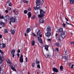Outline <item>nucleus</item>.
I'll return each instance as SVG.
<instances>
[{
	"label": "nucleus",
	"instance_id": "f257e3e1",
	"mask_svg": "<svg viewBox=\"0 0 74 74\" xmlns=\"http://www.w3.org/2000/svg\"><path fill=\"white\" fill-rule=\"evenodd\" d=\"M34 9L35 10H40V14L38 15V18H42V17L45 15V14H45V12L42 9L40 10V8H38L37 7H34Z\"/></svg>",
	"mask_w": 74,
	"mask_h": 74
},
{
	"label": "nucleus",
	"instance_id": "f03ea898",
	"mask_svg": "<svg viewBox=\"0 0 74 74\" xmlns=\"http://www.w3.org/2000/svg\"><path fill=\"white\" fill-rule=\"evenodd\" d=\"M6 61L8 63H9V65L12 70L14 71H16V69H15V68H14L13 66H12V63L10 62V60L8 59H6Z\"/></svg>",
	"mask_w": 74,
	"mask_h": 74
},
{
	"label": "nucleus",
	"instance_id": "7ed1b4c3",
	"mask_svg": "<svg viewBox=\"0 0 74 74\" xmlns=\"http://www.w3.org/2000/svg\"><path fill=\"white\" fill-rule=\"evenodd\" d=\"M61 34V37L62 38H64L66 37V32H63Z\"/></svg>",
	"mask_w": 74,
	"mask_h": 74
},
{
	"label": "nucleus",
	"instance_id": "20e7f679",
	"mask_svg": "<svg viewBox=\"0 0 74 74\" xmlns=\"http://www.w3.org/2000/svg\"><path fill=\"white\" fill-rule=\"evenodd\" d=\"M4 20L6 21H7L10 19V17L8 15H6L4 17Z\"/></svg>",
	"mask_w": 74,
	"mask_h": 74
},
{
	"label": "nucleus",
	"instance_id": "39448f33",
	"mask_svg": "<svg viewBox=\"0 0 74 74\" xmlns=\"http://www.w3.org/2000/svg\"><path fill=\"white\" fill-rule=\"evenodd\" d=\"M35 32L37 34V35L38 36H39L40 34H41V32H40V30H39V29L38 28L37 29H36L35 30Z\"/></svg>",
	"mask_w": 74,
	"mask_h": 74
},
{
	"label": "nucleus",
	"instance_id": "423d86ee",
	"mask_svg": "<svg viewBox=\"0 0 74 74\" xmlns=\"http://www.w3.org/2000/svg\"><path fill=\"white\" fill-rule=\"evenodd\" d=\"M15 19L13 17H11L10 19V22H9L10 24L11 23V22H15Z\"/></svg>",
	"mask_w": 74,
	"mask_h": 74
},
{
	"label": "nucleus",
	"instance_id": "0eeeda50",
	"mask_svg": "<svg viewBox=\"0 0 74 74\" xmlns=\"http://www.w3.org/2000/svg\"><path fill=\"white\" fill-rule=\"evenodd\" d=\"M43 53L45 56L46 57V58H49L50 57V54L49 53H47L45 54V53H44V52H43Z\"/></svg>",
	"mask_w": 74,
	"mask_h": 74
},
{
	"label": "nucleus",
	"instance_id": "6e6552de",
	"mask_svg": "<svg viewBox=\"0 0 74 74\" xmlns=\"http://www.w3.org/2000/svg\"><path fill=\"white\" fill-rule=\"evenodd\" d=\"M19 61L20 63H23V55H21L20 57Z\"/></svg>",
	"mask_w": 74,
	"mask_h": 74
},
{
	"label": "nucleus",
	"instance_id": "1a4fd4ad",
	"mask_svg": "<svg viewBox=\"0 0 74 74\" xmlns=\"http://www.w3.org/2000/svg\"><path fill=\"white\" fill-rule=\"evenodd\" d=\"M15 50H12L11 51V54L12 55V56L13 58H14V56H15Z\"/></svg>",
	"mask_w": 74,
	"mask_h": 74
},
{
	"label": "nucleus",
	"instance_id": "9d476101",
	"mask_svg": "<svg viewBox=\"0 0 74 74\" xmlns=\"http://www.w3.org/2000/svg\"><path fill=\"white\" fill-rule=\"evenodd\" d=\"M58 31L61 34L63 32H66L63 31V28H60L59 30H58Z\"/></svg>",
	"mask_w": 74,
	"mask_h": 74
},
{
	"label": "nucleus",
	"instance_id": "9b49d317",
	"mask_svg": "<svg viewBox=\"0 0 74 74\" xmlns=\"http://www.w3.org/2000/svg\"><path fill=\"white\" fill-rule=\"evenodd\" d=\"M40 0H37L36 1V5L37 7L38 5H40Z\"/></svg>",
	"mask_w": 74,
	"mask_h": 74
},
{
	"label": "nucleus",
	"instance_id": "f8f14e48",
	"mask_svg": "<svg viewBox=\"0 0 74 74\" xmlns=\"http://www.w3.org/2000/svg\"><path fill=\"white\" fill-rule=\"evenodd\" d=\"M53 71L56 72V73H58V70L55 68H53Z\"/></svg>",
	"mask_w": 74,
	"mask_h": 74
},
{
	"label": "nucleus",
	"instance_id": "ddd939ff",
	"mask_svg": "<svg viewBox=\"0 0 74 74\" xmlns=\"http://www.w3.org/2000/svg\"><path fill=\"white\" fill-rule=\"evenodd\" d=\"M44 22V20L43 18L40 19L39 20V22L40 23H43Z\"/></svg>",
	"mask_w": 74,
	"mask_h": 74
},
{
	"label": "nucleus",
	"instance_id": "4468645a",
	"mask_svg": "<svg viewBox=\"0 0 74 74\" xmlns=\"http://www.w3.org/2000/svg\"><path fill=\"white\" fill-rule=\"evenodd\" d=\"M45 35L47 37H48L51 36V33L49 32H47L45 33Z\"/></svg>",
	"mask_w": 74,
	"mask_h": 74
},
{
	"label": "nucleus",
	"instance_id": "2eb2a0df",
	"mask_svg": "<svg viewBox=\"0 0 74 74\" xmlns=\"http://www.w3.org/2000/svg\"><path fill=\"white\" fill-rule=\"evenodd\" d=\"M13 12L16 15L18 14V12L17 11H16V9H14L13 10Z\"/></svg>",
	"mask_w": 74,
	"mask_h": 74
},
{
	"label": "nucleus",
	"instance_id": "dca6fc26",
	"mask_svg": "<svg viewBox=\"0 0 74 74\" xmlns=\"http://www.w3.org/2000/svg\"><path fill=\"white\" fill-rule=\"evenodd\" d=\"M27 15L28 16V18H30V17H31V16H32V14H31V12H29L27 14Z\"/></svg>",
	"mask_w": 74,
	"mask_h": 74
},
{
	"label": "nucleus",
	"instance_id": "f3484780",
	"mask_svg": "<svg viewBox=\"0 0 74 74\" xmlns=\"http://www.w3.org/2000/svg\"><path fill=\"white\" fill-rule=\"evenodd\" d=\"M0 25L2 27H3L4 25V23L2 22V21H1L0 22Z\"/></svg>",
	"mask_w": 74,
	"mask_h": 74
},
{
	"label": "nucleus",
	"instance_id": "a211bd4d",
	"mask_svg": "<svg viewBox=\"0 0 74 74\" xmlns=\"http://www.w3.org/2000/svg\"><path fill=\"white\" fill-rule=\"evenodd\" d=\"M74 63H71L70 64V66H71V68H73V66H74Z\"/></svg>",
	"mask_w": 74,
	"mask_h": 74
},
{
	"label": "nucleus",
	"instance_id": "6ab92c4d",
	"mask_svg": "<svg viewBox=\"0 0 74 74\" xmlns=\"http://www.w3.org/2000/svg\"><path fill=\"white\" fill-rule=\"evenodd\" d=\"M67 56H68L67 55L65 54L64 57V59L65 60L66 59V60H69V59H68V57H67Z\"/></svg>",
	"mask_w": 74,
	"mask_h": 74
},
{
	"label": "nucleus",
	"instance_id": "aec40b11",
	"mask_svg": "<svg viewBox=\"0 0 74 74\" xmlns=\"http://www.w3.org/2000/svg\"><path fill=\"white\" fill-rule=\"evenodd\" d=\"M38 38L39 40V42H40V43H42V40H41V38L39 37H38Z\"/></svg>",
	"mask_w": 74,
	"mask_h": 74
},
{
	"label": "nucleus",
	"instance_id": "412c9836",
	"mask_svg": "<svg viewBox=\"0 0 74 74\" xmlns=\"http://www.w3.org/2000/svg\"><path fill=\"white\" fill-rule=\"evenodd\" d=\"M51 28L50 27H48L47 28V29L46 30V31L47 32H51Z\"/></svg>",
	"mask_w": 74,
	"mask_h": 74
},
{
	"label": "nucleus",
	"instance_id": "4be33fe9",
	"mask_svg": "<svg viewBox=\"0 0 74 74\" xmlns=\"http://www.w3.org/2000/svg\"><path fill=\"white\" fill-rule=\"evenodd\" d=\"M69 1L70 4H74V0H69Z\"/></svg>",
	"mask_w": 74,
	"mask_h": 74
},
{
	"label": "nucleus",
	"instance_id": "5701e85b",
	"mask_svg": "<svg viewBox=\"0 0 74 74\" xmlns=\"http://www.w3.org/2000/svg\"><path fill=\"white\" fill-rule=\"evenodd\" d=\"M11 34H15V32L14 30H11Z\"/></svg>",
	"mask_w": 74,
	"mask_h": 74
},
{
	"label": "nucleus",
	"instance_id": "b1692460",
	"mask_svg": "<svg viewBox=\"0 0 74 74\" xmlns=\"http://www.w3.org/2000/svg\"><path fill=\"white\" fill-rule=\"evenodd\" d=\"M31 31V29L30 28H28L27 29V33H28V32H30Z\"/></svg>",
	"mask_w": 74,
	"mask_h": 74
},
{
	"label": "nucleus",
	"instance_id": "393cba45",
	"mask_svg": "<svg viewBox=\"0 0 74 74\" xmlns=\"http://www.w3.org/2000/svg\"><path fill=\"white\" fill-rule=\"evenodd\" d=\"M0 46V47H5V44H1Z\"/></svg>",
	"mask_w": 74,
	"mask_h": 74
},
{
	"label": "nucleus",
	"instance_id": "a878e982",
	"mask_svg": "<svg viewBox=\"0 0 74 74\" xmlns=\"http://www.w3.org/2000/svg\"><path fill=\"white\" fill-rule=\"evenodd\" d=\"M35 44V42L33 40L32 41V46H33L34 45V44Z\"/></svg>",
	"mask_w": 74,
	"mask_h": 74
},
{
	"label": "nucleus",
	"instance_id": "bb28decb",
	"mask_svg": "<svg viewBox=\"0 0 74 74\" xmlns=\"http://www.w3.org/2000/svg\"><path fill=\"white\" fill-rule=\"evenodd\" d=\"M45 49L47 51H48V47H45Z\"/></svg>",
	"mask_w": 74,
	"mask_h": 74
},
{
	"label": "nucleus",
	"instance_id": "cd10ccee",
	"mask_svg": "<svg viewBox=\"0 0 74 74\" xmlns=\"http://www.w3.org/2000/svg\"><path fill=\"white\" fill-rule=\"evenodd\" d=\"M23 3H28V1H26V0H23Z\"/></svg>",
	"mask_w": 74,
	"mask_h": 74
},
{
	"label": "nucleus",
	"instance_id": "c85d7f7f",
	"mask_svg": "<svg viewBox=\"0 0 74 74\" xmlns=\"http://www.w3.org/2000/svg\"><path fill=\"white\" fill-rule=\"evenodd\" d=\"M8 5L9 7H11L12 5V4L11 3H10L8 4Z\"/></svg>",
	"mask_w": 74,
	"mask_h": 74
},
{
	"label": "nucleus",
	"instance_id": "c756f323",
	"mask_svg": "<svg viewBox=\"0 0 74 74\" xmlns=\"http://www.w3.org/2000/svg\"><path fill=\"white\" fill-rule=\"evenodd\" d=\"M60 69L61 71H62L63 70V66H61L60 67Z\"/></svg>",
	"mask_w": 74,
	"mask_h": 74
},
{
	"label": "nucleus",
	"instance_id": "7c9ffc66",
	"mask_svg": "<svg viewBox=\"0 0 74 74\" xmlns=\"http://www.w3.org/2000/svg\"><path fill=\"white\" fill-rule=\"evenodd\" d=\"M36 17V15H34V16L32 17V19H34Z\"/></svg>",
	"mask_w": 74,
	"mask_h": 74
},
{
	"label": "nucleus",
	"instance_id": "2f4dec72",
	"mask_svg": "<svg viewBox=\"0 0 74 74\" xmlns=\"http://www.w3.org/2000/svg\"><path fill=\"white\" fill-rule=\"evenodd\" d=\"M61 38H62V37L61 36H59V37L58 38V40L59 41H61Z\"/></svg>",
	"mask_w": 74,
	"mask_h": 74
},
{
	"label": "nucleus",
	"instance_id": "473e14b6",
	"mask_svg": "<svg viewBox=\"0 0 74 74\" xmlns=\"http://www.w3.org/2000/svg\"><path fill=\"white\" fill-rule=\"evenodd\" d=\"M8 33V31L7 29H5V33Z\"/></svg>",
	"mask_w": 74,
	"mask_h": 74
},
{
	"label": "nucleus",
	"instance_id": "72a5a7b5",
	"mask_svg": "<svg viewBox=\"0 0 74 74\" xmlns=\"http://www.w3.org/2000/svg\"><path fill=\"white\" fill-rule=\"evenodd\" d=\"M32 67H34V62L32 63Z\"/></svg>",
	"mask_w": 74,
	"mask_h": 74
},
{
	"label": "nucleus",
	"instance_id": "f704fd0d",
	"mask_svg": "<svg viewBox=\"0 0 74 74\" xmlns=\"http://www.w3.org/2000/svg\"><path fill=\"white\" fill-rule=\"evenodd\" d=\"M62 25L63 26V27H66V24L64 23H63L62 24Z\"/></svg>",
	"mask_w": 74,
	"mask_h": 74
},
{
	"label": "nucleus",
	"instance_id": "c9c22d12",
	"mask_svg": "<svg viewBox=\"0 0 74 74\" xmlns=\"http://www.w3.org/2000/svg\"><path fill=\"white\" fill-rule=\"evenodd\" d=\"M56 45L57 46H59V44L58 42H56Z\"/></svg>",
	"mask_w": 74,
	"mask_h": 74
},
{
	"label": "nucleus",
	"instance_id": "e433bc0d",
	"mask_svg": "<svg viewBox=\"0 0 74 74\" xmlns=\"http://www.w3.org/2000/svg\"><path fill=\"white\" fill-rule=\"evenodd\" d=\"M42 1L41 2V4H44V0H41Z\"/></svg>",
	"mask_w": 74,
	"mask_h": 74
},
{
	"label": "nucleus",
	"instance_id": "4c0bfd02",
	"mask_svg": "<svg viewBox=\"0 0 74 74\" xmlns=\"http://www.w3.org/2000/svg\"><path fill=\"white\" fill-rule=\"evenodd\" d=\"M3 62V60L2 59H0V64L2 63Z\"/></svg>",
	"mask_w": 74,
	"mask_h": 74
},
{
	"label": "nucleus",
	"instance_id": "58836bf2",
	"mask_svg": "<svg viewBox=\"0 0 74 74\" xmlns=\"http://www.w3.org/2000/svg\"><path fill=\"white\" fill-rule=\"evenodd\" d=\"M37 67H38V68H39V69H40V64H38L37 65Z\"/></svg>",
	"mask_w": 74,
	"mask_h": 74
},
{
	"label": "nucleus",
	"instance_id": "ea45409f",
	"mask_svg": "<svg viewBox=\"0 0 74 74\" xmlns=\"http://www.w3.org/2000/svg\"><path fill=\"white\" fill-rule=\"evenodd\" d=\"M64 52L65 53H67V50L64 49Z\"/></svg>",
	"mask_w": 74,
	"mask_h": 74
},
{
	"label": "nucleus",
	"instance_id": "a19ab883",
	"mask_svg": "<svg viewBox=\"0 0 74 74\" xmlns=\"http://www.w3.org/2000/svg\"><path fill=\"white\" fill-rule=\"evenodd\" d=\"M25 60H26V62H27V61H28V58H27V57H26V59H25Z\"/></svg>",
	"mask_w": 74,
	"mask_h": 74
},
{
	"label": "nucleus",
	"instance_id": "79ce46f5",
	"mask_svg": "<svg viewBox=\"0 0 74 74\" xmlns=\"http://www.w3.org/2000/svg\"><path fill=\"white\" fill-rule=\"evenodd\" d=\"M66 24H67V25H72L71 24H70V23H69L67 22H66Z\"/></svg>",
	"mask_w": 74,
	"mask_h": 74
},
{
	"label": "nucleus",
	"instance_id": "37998d69",
	"mask_svg": "<svg viewBox=\"0 0 74 74\" xmlns=\"http://www.w3.org/2000/svg\"><path fill=\"white\" fill-rule=\"evenodd\" d=\"M4 18V16H2L0 17V19H3Z\"/></svg>",
	"mask_w": 74,
	"mask_h": 74
},
{
	"label": "nucleus",
	"instance_id": "c03bdc74",
	"mask_svg": "<svg viewBox=\"0 0 74 74\" xmlns=\"http://www.w3.org/2000/svg\"><path fill=\"white\" fill-rule=\"evenodd\" d=\"M32 34H33V36H34L35 37H36L37 36V35L35 34H34V33H33Z\"/></svg>",
	"mask_w": 74,
	"mask_h": 74
},
{
	"label": "nucleus",
	"instance_id": "a18cd8bd",
	"mask_svg": "<svg viewBox=\"0 0 74 74\" xmlns=\"http://www.w3.org/2000/svg\"><path fill=\"white\" fill-rule=\"evenodd\" d=\"M27 11L26 10H25L24 11V13L25 14H27Z\"/></svg>",
	"mask_w": 74,
	"mask_h": 74
},
{
	"label": "nucleus",
	"instance_id": "49530a36",
	"mask_svg": "<svg viewBox=\"0 0 74 74\" xmlns=\"http://www.w3.org/2000/svg\"><path fill=\"white\" fill-rule=\"evenodd\" d=\"M0 52L1 53H3V52L2 51H1V50H0Z\"/></svg>",
	"mask_w": 74,
	"mask_h": 74
},
{
	"label": "nucleus",
	"instance_id": "de8ad7c7",
	"mask_svg": "<svg viewBox=\"0 0 74 74\" xmlns=\"http://www.w3.org/2000/svg\"><path fill=\"white\" fill-rule=\"evenodd\" d=\"M8 9L9 11H10V10H11V8L8 7Z\"/></svg>",
	"mask_w": 74,
	"mask_h": 74
},
{
	"label": "nucleus",
	"instance_id": "09e8293b",
	"mask_svg": "<svg viewBox=\"0 0 74 74\" xmlns=\"http://www.w3.org/2000/svg\"><path fill=\"white\" fill-rule=\"evenodd\" d=\"M5 12L6 13H8V10H5Z\"/></svg>",
	"mask_w": 74,
	"mask_h": 74
},
{
	"label": "nucleus",
	"instance_id": "8fccbe9b",
	"mask_svg": "<svg viewBox=\"0 0 74 74\" xmlns=\"http://www.w3.org/2000/svg\"><path fill=\"white\" fill-rule=\"evenodd\" d=\"M20 50L18 49L17 51V52H18V53H20Z\"/></svg>",
	"mask_w": 74,
	"mask_h": 74
},
{
	"label": "nucleus",
	"instance_id": "3c124183",
	"mask_svg": "<svg viewBox=\"0 0 74 74\" xmlns=\"http://www.w3.org/2000/svg\"><path fill=\"white\" fill-rule=\"evenodd\" d=\"M36 64H40V61H38V62H36Z\"/></svg>",
	"mask_w": 74,
	"mask_h": 74
},
{
	"label": "nucleus",
	"instance_id": "603ef678",
	"mask_svg": "<svg viewBox=\"0 0 74 74\" xmlns=\"http://www.w3.org/2000/svg\"><path fill=\"white\" fill-rule=\"evenodd\" d=\"M47 40L49 41H51V39H48Z\"/></svg>",
	"mask_w": 74,
	"mask_h": 74
},
{
	"label": "nucleus",
	"instance_id": "864d4df0",
	"mask_svg": "<svg viewBox=\"0 0 74 74\" xmlns=\"http://www.w3.org/2000/svg\"><path fill=\"white\" fill-rule=\"evenodd\" d=\"M1 71H1V67L0 66V74L1 73Z\"/></svg>",
	"mask_w": 74,
	"mask_h": 74
},
{
	"label": "nucleus",
	"instance_id": "5fc2aeb1",
	"mask_svg": "<svg viewBox=\"0 0 74 74\" xmlns=\"http://www.w3.org/2000/svg\"><path fill=\"white\" fill-rule=\"evenodd\" d=\"M17 56L18 58H19V53H18L17 54Z\"/></svg>",
	"mask_w": 74,
	"mask_h": 74
},
{
	"label": "nucleus",
	"instance_id": "6e6d98bb",
	"mask_svg": "<svg viewBox=\"0 0 74 74\" xmlns=\"http://www.w3.org/2000/svg\"><path fill=\"white\" fill-rule=\"evenodd\" d=\"M28 11H31V8H29L28 9Z\"/></svg>",
	"mask_w": 74,
	"mask_h": 74
},
{
	"label": "nucleus",
	"instance_id": "4d7b16f0",
	"mask_svg": "<svg viewBox=\"0 0 74 74\" xmlns=\"http://www.w3.org/2000/svg\"><path fill=\"white\" fill-rule=\"evenodd\" d=\"M56 50L57 51V52H58L59 51V49L58 48H57L56 49Z\"/></svg>",
	"mask_w": 74,
	"mask_h": 74
},
{
	"label": "nucleus",
	"instance_id": "13d9d810",
	"mask_svg": "<svg viewBox=\"0 0 74 74\" xmlns=\"http://www.w3.org/2000/svg\"><path fill=\"white\" fill-rule=\"evenodd\" d=\"M58 36V34L56 33L55 35V36L56 37H57V36Z\"/></svg>",
	"mask_w": 74,
	"mask_h": 74
},
{
	"label": "nucleus",
	"instance_id": "bf43d9fd",
	"mask_svg": "<svg viewBox=\"0 0 74 74\" xmlns=\"http://www.w3.org/2000/svg\"><path fill=\"white\" fill-rule=\"evenodd\" d=\"M2 38V35H0V38Z\"/></svg>",
	"mask_w": 74,
	"mask_h": 74
},
{
	"label": "nucleus",
	"instance_id": "052dcab7",
	"mask_svg": "<svg viewBox=\"0 0 74 74\" xmlns=\"http://www.w3.org/2000/svg\"><path fill=\"white\" fill-rule=\"evenodd\" d=\"M16 66H17V65L16 64L14 66V68H15V67H16Z\"/></svg>",
	"mask_w": 74,
	"mask_h": 74
},
{
	"label": "nucleus",
	"instance_id": "680f3d73",
	"mask_svg": "<svg viewBox=\"0 0 74 74\" xmlns=\"http://www.w3.org/2000/svg\"><path fill=\"white\" fill-rule=\"evenodd\" d=\"M38 11L36 13H35L36 14V15H37V14H38Z\"/></svg>",
	"mask_w": 74,
	"mask_h": 74
},
{
	"label": "nucleus",
	"instance_id": "e2e57ef3",
	"mask_svg": "<svg viewBox=\"0 0 74 74\" xmlns=\"http://www.w3.org/2000/svg\"><path fill=\"white\" fill-rule=\"evenodd\" d=\"M39 36L40 37H42V35L41 34L39 35Z\"/></svg>",
	"mask_w": 74,
	"mask_h": 74
},
{
	"label": "nucleus",
	"instance_id": "0e129e2a",
	"mask_svg": "<svg viewBox=\"0 0 74 74\" xmlns=\"http://www.w3.org/2000/svg\"><path fill=\"white\" fill-rule=\"evenodd\" d=\"M70 44H73V42H71L70 43Z\"/></svg>",
	"mask_w": 74,
	"mask_h": 74
},
{
	"label": "nucleus",
	"instance_id": "69168bd1",
	"mask_svg": "<svg viewBox=\"0 0 74 74\" xmlns=\"http://www.w3.org/2000/svg\"><path fill=\"white\" fill-rule=\"evenodd\" d=\"M4 47H1V48H4Z\"/></svg>",
	"mask_w": 74,
	"mask_h": 74
},
{
	"label": "nucleus",
	"instance_id": "338daca9",
	"mask_svg": "<svg viewBox=\"0 0 74 74\" xmlns=\"http://www.w3.org/2000/svg\"><path fill=\"white\" fill-rule=\"evenodd\" d=\"M65 19H66V20L67 21H68V19H67V18H65Z\"/></svg>",
	"mask_w": 74,
	"mask_h": 74
},
{
	"label": "nucleus",
	"instance_id": "774afa93",
	"mask_svg": "<svg viewBox=\"0 0 74 74\" xmlns=\"http://www.w3.org/2000/svg\"><path fill=\"white\" fill-rule=\"evenodd\" d=\"M58 56H56V58H58Z\"/></svg>",
	"mask_w": 74,
	"mask_h": 74
}]
</instances>
